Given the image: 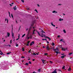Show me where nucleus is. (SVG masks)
Wrapping results in <instances>:
<instances>
[{
  "instance_id": "nucleus-1",
  "label": "nucleus",
  "mask_w": 73,
  "mask_h": 73,
  "mask_svg": "<svg viewBox=\"0 0 73 73\" xmlns=\"http://www.w3.org/2000/svg\"><path fill=\"white\" fill-rule=\"evenodd\" d=\"M53 50L54 52H55L56 53V55H57L59 53V49L57 48H56V49H53Z\"/></svg>"
},
{
  "instance_id": "nucleus-2",
  "label": "nucleus",
  "mask_w": 73,
  "mask_h": 73,
  "mask_svg": "<svg viewBox=\"0 0 73 73\" xmlns=\"http://www.w3.org/2000/svg\"><path fill=\"white\" fill-rule=\"evenodd\" d=\"M41 35L42 36H43L44 37H46V38H48V39H49V40H51V38H50L48 37H46V36L44 34H43V33H41Z\"/></svg>"
},
{
  "instance_id": "nucleus-3",
  "label": "nucleus",
  "mask_w": 73,
  "mask_h": 73,
  "mask_svg": "<svg viewBox=\"0 0 73 73\" xmlns=\"http://www.w3.org/2000/svg\"><path fill=\"white\" fill-rule=\"evenodd\" d=\"M13 28H12V31H11L12 33V38H14V39L15 38V37H14V34H13Z\"/></svg>"
},
{
  "instance_id": "nucleus-4",
  "label": "nucleus",
  "mask_w": 73,
  "mask_h": 73,
  "mask_svg": "<svg viewBox=\"0 0 73 73\" xmlns=\"http://www.w3.org/2000/svg\"><path fill=\"white\" fill-rule=\"evenodd\" d=\"M32 26H30V28H29V31L28 32V33H29V32H30V31H31V29H32Z\"/></svg>"
},
{
  "instance_id": "nucleus-5",
  "label": "nucleus",
  "mask_w": 73,
  "mask_h": 73,
  "mask_svg": "<svg viewBox=\"0 0 73 73\" xmlns=\"http://www.w3.org/2000/svg\"><path fill=\"white\" fill-rule=\"evenodd\" d=\"M46 49L47 50H50V48L49 47V46H47L46 47Z\"/></svg>"
},
{
  "instance_id": "nucleus-6",
  "label": "nucleus",
  "mask_w": 73,
  "mask_h": 73,
  "mask_svg": "<svg viewBox=\"0 0 73 73\" xmlns=\"http://www.w3.org/2000/svg\"><path fill=\"white\" fill-rule=\"evenodd\" d=\"M34 44H35V42L34 41H33L30 43V46H31L32 45H33Z\"/></svg>"
},
{
  "instance_id": "nucleus-7",
  "label": "nucleus",
  "mask_w": 73,
  "mask_h": 73,
  "mask_svg": "<svg viewBox=\"0 0 73 73\" xmlns=\"http://www.w3.org/2000/svg\"><path fill=\"white\" fill-rule=\"evenodd\" d=\"M35 21H33L32 22V24H31V26L32 27V26L34 25V24H35Z\"/></svg>"
},
{
  "instance_id": "nucleus-8",
  "label": "nucleus",
  "mask_w": 73,
  "mask_h": 73,
  "mask_svg": "<svg viewBox=\"0 0 73 73\" xmlns=\"http://www.w3.org/2000/svg\"><path fill=\"white\" fill-rule=\"evenodd\" d=\"M41 60L43 64H45L46 62H45V60L42 59Z\"/></svg>"
},
{
  "instance_id": "nucleus-9",
  "label": "nucleus",
  "mask_w": 73,
  "mask_h": 73,
  "mask_svg": "<svg viewBox=\"0 0 73 73\" xmlns=\"http://www.w3.org/2000/svg\"><path fill=\"white\" fill-rule=\"evenodd\" d=\"M7 37H9V36H10V33L7 32Z\"/></svg>"
},
{
  "instance_id": "nucleus-10",
  "label": "nucleus",
  "mask_w": 73,
  "mask_h": 73,
  "mask_svg": "<svg viewBox=\"0 0 73 73\" xmlns=\"http://www.w3.org/2000/svg\"><path fill=\"white\" fill-rule=\"evenodd\" d=\"M60 41H62V42H63L64 43H65V41H64V40L62 39H61L60 40Z\"/></svg>"
},
{
  "instance_id": "nucleus-11",
  "label": "nucleus",
  "mask_w": 73,
  "mask_h": 73,
  "mask_svg": "<svg viewBox=\"0 0 73 73\" xmlns=\"http://www.w3.org/2000/svg\"><path fill=\"white\" fill-rule=\"evenodd\" d=\"M66 57V55H63L62 56H61V58H64V57Z\"/></svg>"
},
{
  "instance_id": "nucleus-12",
  "label": "nucleus",
  "mask_w": 73,
  "mask_h": 73,
  "mask_svg": "<svg viewBox=\"0 0 73 73\" xmlns=\"http://www.w3.org/2000/svg\"><path fill=\"white\" fill-rule=\"evenodd\" d=\"M52 13H57V12L56 11H54L52 12Z\"/></svg>"
},
{
  "instance_id": "nucleus-13",
  "label": "nucleus",
  "mask_w": 73,
  "mask_h": 73,
  "mask_svg": "<svg viewBox=\"0 0 73 73\" xmlns=\"http://www.w3.org/2000/svg\"><path fill=\"white\" fill-rule=\"evenodd\" d=\"M71 70V68L70 67L68 68V71H70Z\"/></svg>"
},
{
  "instance_id": "nucleus-14",
  "label": "nucleus",
  "mask_w": 73,
  "mask_h": 73,
  "mask_svg": "<svg viewBox=\"0 0 73 73\" xmlns=\"http://www.w3.org/2000/svg\"><path fill=\"white\" fill-rule=\"evenodd\" d=\"M32 37H33V36L31 35L29 37L31 39H32Z\"/></svg>"
},
{
  "instance_id": "nucleus-15",
  "label": "nucleus",
  "mask_w": 73,
  "mask_h": 73,
  "mask_svg": "<svg viewBox=\"0 0 73 73\" xmlns=\"http://www.w3.org/2000/svg\"><path fill=\"white\" fill-rule=\"evenodd\" d=\"M13 9H14V10H16V9H16V6H15L14 7H13Z\"/></svg>"
},
{
  "instance_id": "nucleus-16",
  "label": "nucleus",
  "mask_w": 73,
  "mask_h": 73,
  "mask_svg": "<svg viewBox=\"0 0 73 73\" xmlns=\"http://www.w3.org/2000/svg\"><path fill=\"white\" fill-rule=\"evenodd\" d=\"M62 20H63V19L60 18L59 19V21H62Z\"/></svg>"
},
{
  "instance_id": "nucleus-17",
  "label": "nucleus",
  "mask_w": 73,
  "mask_h": 73,
  "mask_svg": "<svg viewBox=\"0 0 73 73\" xmlns=\"http://www.w3.org/2000/svg\"><path fill=\"white\" fill-rule=\"evenodd\" d=\"M51 25H52V26H54V27H56V26L55 25H53V23H52V22L51 23Z\"/></svg>"
},
{
  "instance_id": "nucleus-18",
  "label": "nucleus",
  "mask_w": 73,
  "mask_h": 73,
  "mask_svg": "<svg viewBox=\"0 0 73 73\" xmlns=\"http://www.w3.org/2000/svg\"><path fill=\"white\" fill-rule=\"evenodd\" d=\"M41 32L42 33H45V32L44 31H43V30H42L41 31Z\"/></svg>"
},
{
  "instance_id": "nucleus-19",
  "label": "nucleus",
  "mask_w": 73,
  "mask_h": 73,
  "mask_svg": "<svg viewBox=\"0 0 73 73\" xmlns=\"http://www.w3.org/2000/svg\"><path fill=\"white\" fill-rule=\"evenodd\" d=\"M37 33L38 35L39 36H41V35H40V33L38 31H37Z\"/></svg>"
},
{
  "instance_id": "nucleus-20",
  "label": "nucleus",
  "mask_w": 73,
  "mask_h": 73,
  "mask_svg": "<svg viewBox=\"0 0 73 73\" xmlns=\"http://www.w3.org/2000/svg\"><path fill=\"white\" fill-rule=\"evenodd\" d=\"M7 23H8V19H7L6 18L5 19V21H7Z\"/></svg>"
},
{
  "instance_id": "nucleus-21",
  "label": "nucleus",
  "mask_w": 73,
  "mask_h": 73,
  "mask_svg": "<svg viewBox=\"0 0 73 73\" xmlns=\"http://www.w3.org/2000/svg\"><path fill=\"white\" fill-rule=\"evenodd\" d=\"M62 50H65V48H62Z\"/></svg>"
},
{
  "instance_id": "nucleus-22",
  "label": "nucleus",
  "mask_w": 73,
  "mask_h": 73,
  "mask_svg": "<svg viewBox=\"0 0 73 73\" xmlns=\"http://www.w3.org/2000/svg\"><path fill=\"white\" fill-rule=\"evenodd\" d=\"M26 9H27V10H29V7H27Z\"/></svg>"
},
{
  "instance_id": "nucleus-23",
  "label": "nucleus",
  "mask_w": 73,
  "mask_h": 73,
  "mask_svg": "<svg viewBox=\"0 0 73 73\" xmlns=\"http://www.w3.org/2000/svg\"><path fill=\"white\" fill-rule=\"evenodd\" d=\"M63 32H64V33H66V31H65V30H63Z\"/></svg>"
},
{
  "instance_id": "nucleus-24",
  "label": "nucleus",
  "mask_w": 73,
  "mask_h": 73,
  "mask_svg": "<svg viewBox=\"0 0 73 73\" xmlns=\"http://www.w3.org/2000/svg\"><path fill=\"white\" fill-rule=\"evenodd\" d=\"M25 34H24V35H23L22 36V37H24L25 36Z\"/></svg>"
},
{
  "instance_id": "nucleus-25",
  "label": "nucleus",
  "mask_w": 73,
  "mask_h": 73,
  "mask_svg": "<svg viewBox=\"0 0 73 73\" xmlns=\"http://www.w3.org/2000/svg\"><path fill=\"white\" fill-rule=\"evenodd\" d=\"M31 49H30L28 51L29 53H31Z\"/></svg>"
},
{
  "instance_id": "nucleus-26",
  "label": "nucleus",
  "mask_w": 73,
  "mask_h": 73,
  "mask_svg": "<svg viewBox=\"0 0 73 73\" xmlns=\"http://www.w3.org/2000/svg\"><path fill=\"white\" fill-rule=\"evenodd\" d=\"M11 52L7 53V54H11Z\"/></svg>"
},
{
  "instance_id": "nucleus-27",
  "label": "nucleus",
  "mask_w": 73,
  "mask_h": 73,
  "mask_svg": "<svg viewBox=\"0 0 73 73\" xmlns=\"http://www.w3.org/2000/svg\"><path fill=\"white\" fill-rule=\"evenodd\" d=\"M72 53H73V52H71V53H69V54L70 56V55H71V54H72Z\"/></svg>"
},
{
  "instance_id": "nucleus-28",
  "label": "nucleus",
  "mask_w": 73,
  "mask_h": 73,
  "mask_svg": "<svg viewBox=\"0 0 73 73\" xmlns=\"http://www.w3.org/2000/svg\"><path fill=\"white\" fill-rule=\"evenodd\" d=\"M52 46H54V43L52 42Z\"/></svg>"
},
{
  "instance_id": "nucleus-29",
  "label": "nucleus",
  "mask_w": 73,
  "mask_h": 73,
  "mask_svg": "<svg viewBox=\"0 0 73 73\" xmlns=\"http://www.w3.org/2000/svg\"><path fill=\"white\" fill-rule=\"evenodd\" d=\"M29 64H32V62H31V61H29Z\"/></svg>"
},
{
  "instance_id": "nucleus-30",
  "label": "nucleus",
  "mask_w": 73,
  "mask_h": 73,
  "mask_svg": "<svg viewBox=\"0 0 73 73\" xmlns=\"http://www.w3.org/2000/svg\"><path fill=\"white\" fill-rule=\"evenodd\" d=\"M50 62L51 63V64L53 63V62L52 61H50Z\"/></svg>"
},
{
  "instance_id": "nucleus-31",
  "label": "nucleus",
  "mask_w": 73,
  "mask_h": 73,
  "mask_svg": "<svg viewBox=\"0 0 73 73\" xmlns=\"http://www.w3.org/2000/svg\"><path fill=\"white\" fill-rule=\"evenodd\" d=\"M65 66H63L62 68V69H65Z\"/></svg>"
},
{
  "instance_id": "nucleus-32",
  "label": "nucleus",
  "mask_w": 73,
  "mask_h": 73,
  "mask_svg": "<svg viewBox=\"0 0 73 73\" xmlns=\"http://www.w3.org/2000/svg\"><path fill=\"white\" fill-rule=\"evenodd\" d=\"M25 51V50H24V48H22V51H23V52H24V51Z\"/></svg>"
},
{
  "instance_id": "nucleus-33",
  "label": "nucleus",
  "mask_w": 73,
  "mask_h": 73,
  "mask_svg": "<svg viewBox=\"0 0 73 73\" xmlns=\"http://www.w3.org/2000/svg\"><path fill=\"white\" fill-rule=\"evenodd\" d=\"M48 53H45L44 54V55H48Z\"/></svg>"
},
{
  "instance_id": "nucleus-34",
  "label": "nucleus",
  "mask_w": 73,
  "mask_h": 73,
  "mask_svg": "<svg viewBox=\"0 0 73 73\" xmlns=\"http://www.w3.org/2000/svg\"><path fill=\"white\" fill-rule=\"evenodd\" d=\"M21 1L23 3H24V0H21Z\"/></svg>"
},
{
  "instance_id": "nucleus-35",
  "label": "nucleus",
  "mask_w": 73,
  "mask_h": 73,
  "mask_svg": "<svg viewBox=\"0 0 73 73\" xmlns=\"http://www.w3.org/2000/svg\"><path fill=\"white\" fill-rule=\"evenodd\" d=\"M35 11H36V12H37V13H38V11H37V10L36 9L35 10Z\"/></svg>"
},
{
  "instance_id": "nucleus-36",
  "label": "nucleus",
  "mask_w": 73,
  "mask_h": 73,
  "mask_svg": "<svg viewBox=\"0 0 73 73\" xmlns=\"http://www.w3.org/2000/svg\"><path fill=\"white\" fill-rule=\"evenodd\" d=\"M26 65H28V63H26Z\"/></svg>"
},
{
  "instance_id": "nucleus-37",
  "label": "nucleus",
  "mask_w": 73,
  "mask_h": 73,
  "mask_svg": "<svg viewBox=\"0 0 73 73\" xmlns=\"http://www.w3.org/2000/svg\"><path fill=\"white\" fill-rule=\"evenodd\" d=\"M40 71H41V69H39L38 70V71L40 72Z\"/></svg>"
},
{
  "instance_id": "nucleus-38",
  "label": "nucleus",
  "mask_w": 73,
  "mask_h": 73,
  "mask_svg": "<svg viewBox=\"0 0 73 73\" xmlns=\"http://www.w3.org/2000/svg\"><path fill=\"white\" fill-rule=\"evenodd\" d=\"M11 17L12 18H13V15H12V14H11Z\"/></svg>"
},
{
  "instance_id": "nucleus-39",
  "label": "nucleus",
  "mask_w": 73,
  "mask_h": 73,
  "mask_svg": "<svg viewBox=\"0 0 73 73\" xmlns=\"http://www.w3.org/2000/svg\"><path fill=\"white\" fill-rule=\"evenodd\" d=\"M16 46L17 47V46H19V44H16Z\"/></svg>"
},
{
  "instance_id": "nucleus-40",
  "label": "nucleus",
  "mask_w": 73,
  "mask_h": 73,
  "mask_svg": "<svg viewBox=\"0 0 73 73\" xmlns=\"http://www.w3.org/2000/svg\"><path fill=\"white\" fill-rule=\"evenodd\" d=\"M33 54L34 55H36V54L35 53L33 52Z\"/></svg>"
},
{
  "instance_id": "nucleus-41",
  "label": "nucleus",
  "mask_w": 73,
  "mask_h": 73,
  "mask_svg": "<svg viewBox=\"0 0 73 73\" xmlns=\"http://www.w3.org/2000/svg\"><path fill=\"white\" fill-rule=\"evenodd\" d=\"M46 41L47 43V44H49V41Z\"/></svg>"
},
{
  "instance_id": "nucleus-42",
  "label": "nucleus",
  "mask_w": 73,
  "mask_h": 73,
  "mask_svg": "<svg viewBox=\"0 0 73 73\" xmlns=\"http://www.w3.org/2000/svg\"><path fill=\"white\" fill-rule=\"evenodd\" d=\"M29 42H30V41H28V42H27V44H29Z\"/></svg>"
},
{
  "instance_id": "nucleus-43",
  "label": "nucleus",
  "mask_w": 73,
  "mask_h": 73,
  "mask_svg": "<svg viewBox=\"0 0 73 73\" xmlns=\"http://www.w3.org/2000/svg\"><path fill=\"white\" fill-rule=\"evenodd\" d=\"M18 38H20V34H19V35H18Z\"/></svg>"
},
{
  "instance_id": "nucleus-44",
  "label": "nucleus",
  "mask_w": 73,
  "mask_h": 73,
  "mask_svg": "<svg viewBox=\"0 0 73 73\" xmlns=\"http://www.w3.org/2000/svg\"><path fill=\"white\" fill-rule=\"evenodd\" d=\"M57 37H58L60 38V36L58 35Z\"/></svg>"
},
{
  "instance_id": "nucleus-45",
  "label": "nucleus",
  "mask_w": 73,
  "mask_h": 73,
  "mask_svg": "<svg viewBox=\"0 0 73 73\" xmlns=\"http://www.w3.org/2000/svg\"><path fill=\"white\" fill-rule=\"evenodd\" d=\"M10 43V44H12V40H11Z\"/></svg>"
},
{
  "instance_id": "nucleus-46",
  "label": "nucleus",
  "mask_w": 73,
  "mask_h": 73,
  "mask_svg": "<svg viewBox=\"0 0 73 73\" xmlns=\"http://www.w3.org/2000/svg\"><path fill=\"white\" fill-rule=\"evenodd\" d=\"M54 48V47H53L51 48V49H53H53H55V48Z\"/></svg>"
},
{
  "instance_id": "nucleus-47",
  "label": "nucleus",
  "mask_w": 73,
  "mask_h": 73,
  "mask_svg": "<svg viewBox=\"0 0 73 73\" xmlns=\"http://www.w3.org/2000/svg\"><path fill=\"white\" fill-rule=\"evenodd\" d=\"M0 54H1V55H2V54H3V53L2 52V53H0Z\"/></svg>"
},
{
  "instance_id": "nucleus-48",
  "label": "nucleus",
  "mask_w": 73,
  "mask_h": 73,
  "mask_svg": "<svg viewBox=\"0 0 73 73\" xmlns=\"http://www.w3.org/2000/svg\"><path fill=\"white\" fill-rule=\"evenodd\" d=\"M34 34H35V32H33V35Z\"/></svg>"
},
{
  "instance_id": "nucleus-49",
  "label": "nucleus",
  "mask_w": 73,
  "mask_h": 73,
  "mask_svg": "<svg viewBox=\"0 0 73 73\" xmlns=\"http://www.w3.org/2000/svg\"><path fill=\"white\" fill-rule=\"evenodd\" d=\"M62 5V4H58V5Z\"/></svg>"
},
{
  "instance_id": "nucleus-50",
  "label": "nucleus",
  "mask_w": 73,
  "mask_h": 73,
  "mask_svg": "<svg viewBox=\"0 0 73 73\" xmlns=\"http://www.w3.org/2000/svg\"><path fill=\"white\" fill-rule=\"evenodd\" d=\"M5 46H9V45H5Z\"/></svg>"
},
{
  "instance_id": "nucleus-51",
  "label": "nucleus",
  "mask_w": 73,
  "mask_h": 73,
  "mask_svg": "<svg viewBox=\"0 0 73 73\" xmlns=\"http://www.w3.org/2000/svg\"><path fill=\"white\" fill-rule=\"evenodd\" d=\"M0 52L1 53H2V54H3V52H1V50H0Z\"/></svg>"
},
{
  "instance_id": "nucleus-52",
  "label": "nucleus",
  "mask_w": 73,
  "mask_h": 73,
  "mask_svg": "<svg viewBox=\"0 0 73 73\" xmlns=\"http://www.w3.org/2000/svg\"><path fill=\"white\" fill-rule=\"evenodd\" d=\"M32 73H37L35 72H33Z\"/></svg>"
},
{
  "instance_id": "nucleus-53",
  "label": "nucleus",
  "mask_w": 73,
  "mask_h": 73,
  "mask_svg": "<svg viewBox=\"0 0 73 73\" xmlns=\"http://www.w3.org/2000/svg\"><path fill=\"white\" fill-rule=\"evenodd\" d=\"M37 5H38V7H40V5H39V4H37Z\"/></svg>"
},
{
  "instance_id": "nucleus-54",
  "label": "nucleus",
  "mask_w": 73,
  "mask_h": 73,
  "mask_svg": "<svg viewBox=\"0 0 73 73\" xmlns=\"http://www.w3.org/2000/svg\"><path fill=\"white\" fill-rule=\"evenodd\" d=\"M19 38H18L16 40H19Z\"/></svg>"
},
{
  "instance_id": "nucleus-55",
  "label": "nucleus",
  "mask_w": 73,
  "mask_h": 73,
  "mask_svg": "<svg viewBox=\"0 0 73 73\" xmlns=\"http://www.w3.org/2000/svg\"><path fill=\"white\" fill-rule=\"evenodd\" d=\"M41 36V37H44V36L43 35H42V36L41 35V36Z\"/></svg>"
},
{
  "instance_id": "nucleus-56",
  "label": "nucleus",
  "mask_w": 73,
  "mask_h": 73,
  "mask_svg": "<svg viewBox=\"0 0 73 73\" xmlns=\"http://www.w3.org/2000/svg\"><path fill=\"white\" fill-rule=\"evenodd\" d=\"M21 58H25V57L24 56H22Z\"/></svg>"
},
{
  "instance_id": "nucleus-57",
  "label": "nucleus",
  "mask_w": 73,
  "mask_h": 73,
  "mask_svg": "<svg viewBox=\"0 0 73 73\" xmlns=\"http://www.w3.org/2000/svg\"><path fill=\"white\" fill-rule=\"evenodd\" d=\"M35 28H36V27H33V29H35Z\"/></svg>"
},
{
  "instance_id": "nucleus-58",
  "label": "nucleus",
  "mask_w": 73,
  "mask_h": 73,
  "mask_svg": "<svg viewBox=\"0 0 73 73\" xmlns=\"http://www.w3.org/2000/svg\"><path fill=\"white\" fill-rule=\"evenodd\" d=\"M35 29L33 31V32H35Z\"/></svg>"
},
{
  "instance_id": "nucleus-59",
  "label": "nucleus",
  "mask_w": 73,
  "mask_h": 73,
  "mask_svg": "<svg viewBox=\"0 0 73 73\" xmlns=\"http://www.w3.org/2000/svg\"><path fill=\"white\" fill-rule=\"evenodd\" d=\"M27 46H29V44H27Z\"/></svg>"
},
{
  "instance_id": "nucleus-60",
  "label": "nucleus",
  "mask_w": 73,
  "mask_h": 73,
  "mask_svg": "<svg viewBox=\"0 0 73 73\" xmlns=\"http://www.w3.org/2000/svg\"><path fill=\"white\" fill-rule=\"evenodd\" d=\"M35 59H33V61H35Z\"/></svg>"
},
{
  "instance_id": "nucleus-61",
  "label": "nucleus",
  "mask_w": 73,
  "mask_h": 73,
  "mask_svg": "<svg viewBox=\"0 0 73 73\" xmlns=\"http://www.w3.org/2000/svg\"><path fill=\"white\" fill-rule=\"evenodd\" d=\"M43 48H45V46H43Z\"/></svg>"
},
{
  "instance_id": "nucleus-62",
  "label": "nucleus",
  "mask_w": 73,
  "mask_h": 73,
  "mask_svg": "<svg viewBox=\"0 0 73 73\" xmlns=\"http://www.w3.org/2000/svg\"><path fill=\"white\" fill-rule=\"evenodd\" d=\"M16 23H17V20L16 21Z\"/></svg>"
},
{
  "instance_id": "nucleus-63",
  "label": "nucleus",
  "mask_w": 73,
  "mask_h": 73,
  "mask_svg": "<svg viewBox=\"0 0 73 73\" xmlns=\"http://www.w3.org/2000/svg\"><path fill=\"white\" fill-rule=\"evenodd\" d=\"M9 15H10V12H9Z\"/></svg>"
},
{
  "instance_id": "nucleus-64",
  "label": "nucleus",
  "mask_w": 73,
  "mask_h": 73,
  "mask_svg": "<svg viewBox=\"0 0 73 73\" xmlns=\"http://www.w3.org/2000/svg\"><path fill=\"white\" fill-rule=\"evenodd\" d=\"M59 72H61V70H59Z\"/></svg>"
}]
</instances>
